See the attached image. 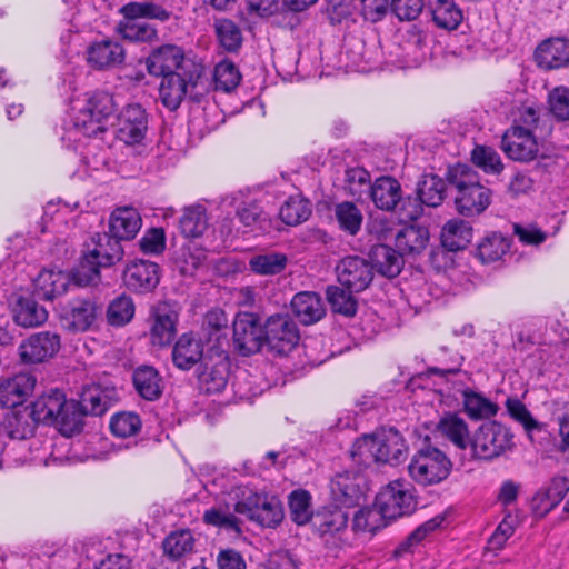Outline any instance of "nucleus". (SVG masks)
Here are the masks:
<instances>
[{
  "label": "nucleus",
  "mask_w": 569,
  "mask_h": 569,
  "mask_svg": "<svg viewBox=\"0 0 569 569\" xmlns=\"http://www.w3.org/2000/svg\"><path fill=\"white\" fill-rule=\"evenodd\" d=\"M300 332L289 315H273L264 322V343L278 356H287L299 343Z\"/></svg>",
  "instance_id": "11"
},
{
  "label": "nucleus",
  "mask_w": 569,
  "mask_h": 569,
  "mask_svg": "<svg viewBox=\"0 0 569 569\" xmlns=\"http://www.w3.org/2000/svg\"><path fill=\"white\" fill-rule=\"evenodd\" d=\"M290 517L298 526H303L313 521L311 511V496L307 490H293L288 497Z\"/></svg>",
  "instance_id": "47"
},
{
  "label": "nucleus",
  "mask_w": 569,
  "mask_h": 569,
  "mask_svg": "<svg viewBox=\"0 0 569 569\" xmlns=\"http://www.w3.org/2000/svg\"><path fill=\"white\" fill-rule=\"evenodd\" d=\"M340 284L355 292H361L368 288L373 279L372 266L366 259L358 256L343 258L336 267Z\"/></svg>",
  "instance_id": "13"
},
{
  "label": "nucleus",
  "mask_w": 569,
  "mask_h": 569,
  "mask_svg": "<svg viewBox=\"0 0 569 569\" xmlns=\"http://www.w3.org/2000/svg\"><path fill=\"white\" fill-rule=\"evenodd\" d=\"M178 312L168 303H158L153 309L151 342L161 347L172 342L177 335Z\"/></svg>",
  "instance_id": "23"
},
{
  "label": "nucleus",
  "mask_w": 569,
  "mask_h": 569,
  "mask_svg": "<svg viewBox=\"0 0 569 569\" xmlns=\"http://www.w3.org/2000/svg\"><path fill=\"white\" fill-rule=\"evenodd\" d=\"M147 68L150 74L157 77L186 72L189 80H199L204 71L202 61L186 57L183 50L174 44L156 49L147 60Z\"/></svg>",
  "instance_id": "6"
},
{
  "label": "nucleus",
  "mask_w": 569,
  "mask_h": 569,
  "mask_svg": "<svg viewBox=\"0 0 569 569\" xmlns=\"http://www.w3.org/2000/svg\"><path fill=\"white\" fill-rule=\"evenodd\" d=\"M291 308L295 316L303 325H312L326 315L320 295L312 291H301L293 296Z\"/></svg>",
  "instance_id": "28"
},
{
  "label": "nucleus",
  "mask_w": 569,
  "mask_h": 569,
  "mask_svg": "<svg viewBox=\"0 0 569 569\" xmlns=\"http://www.w3.org/2000/svg\"><path fill=\"white\" fill-rule=\"evenodd\" d=\"M506 408L512 419L521 423L527 432L538 429L539 423L532 417L525 403L518 398H508Z\"/></svg>",
  "instance_id": "62"
},
{
  "label": "nucleus",
  "mask_w": 569,
  "mask_h": 569,
  "mask_svg": "<svg viewBox=\"0 0 569 569\" xmlns=\"http://www.w3.org/2000/svg\"><path fill=\"white\" fill-rule=\"evenodd\" d=\"M36 386V378L30 373H19L0 383V406L14 408L22 405Z\"/></svg>",
  "instance_id": "24"
},
{
  "label": "nucleus",
  "mask_w": 569,
  "mask_h": 569,
  "mask_svg": "<svg viewBox=\"0 0 569 569\" xmlns=\"http://www.w3.org/2000/svg\"><path fill=\"white\" fill-rule=\"evenodd\" d=\"M232 341L234 349L242 356L260 351L264 345V326H261L260 317L252 312L237 313Z\"/></svg>",
  "instance_id": "12"
},
{
  "label": "nucleus",
  "mask_w": 569,
  "mask_h": 569,
  "mask_svg": "<svg viewBox=\"0 0 569 569\" xmlns=\"http://www.w3.org/2000/svg\"><path fill=\"white\" fill-rule=\"evenodd\" d=\"M452 462L433 446L420 448L408 465L410 478L421 487H431L445 481L451 473Z\"/></svg>",
  "instance_id": "4"
},
{
  "label": "nucleus",
  "mask_w": 569,
  "mask_h": 569,
  "mask_svg": "<svg viewBox=\"0 0 569 569\" xmlns=\"http://www.w3.org/2000/svg\"><path fill=\"white\" fill-rule=\"evenodd\" d=\"M123 257L120 241L111 233H96L86 243L81 261L73 271L78 287L96 284L100 279V268L110 267Z\"/></svg>",
  "instance_id": "2"
},
{
  "label": "nucleus",
  "mask_w": 569,
  "mask_h": 569,
  "mask_svg": "<svg viewBox=\"0 0 569 569\" xmlns=\"http://www.w3.org/2000/svg\"><path fill=\"white\" fill-rule=\"evenodd\" d=\"M343 509L333 503L315 513L312 526L320 536H335L347 529L349 517Z\"/></svg>",
  "instance_id": "30"
},
{
  "label": "nucleus",
  "mask_w": 569,
  "mask_h": 569,
  "mask_svg": "<svg viewBox=\"0 0 569 569\" xmlns=\"http://www.w3.org/2000/svg\"><path fill=\"white\" fill-rule=\"evenodd\" d=\"M535 61L543 70H555L569 64V39L552 37L541 41L535 50Z\"/></svg>",
  "instance_id": "21"
},
{
  "label": "nucleus",
  "mask_w": 569,
  "mask_h": 569,
  "mask_svg": "<svg viewBox=\"0 0 569 569\" xmlns=\"http://www.w3.org/2000/svg\"><path fill=\"white\" fill-rule=\"evenodd\" d=\"M311 214L310 202L306 199L291 197L280 208V219L288 226H298Z\"/></svg>",
  "instance_id": "50"
},
{
  "label": "nucleus",
  "mask_w": 569,
  "mask_h": 569,
  "mask_svg": "<svg viewBox=\"0 0 569 569\" xmlns=\"http://www.w3.org/2000/svg\"><path fill=\"white\" fill-rule=\"evenodd\" d=\"M116 112L113 96L108 92H96L80 108L74 118V127L86 136H97L104 131V121Z\"/></svg>",
  "instance_id": "10"
},
{
  "label": "nucleus",
  "mask_w": 569,
  "mask_h": 569,
  "mask_svg": "<svg viewBox=\"0 0 569 569\" xmlns=\"http://www.w3.org/2000/svg\"><path fill=\"white\" fill-rule=\"evenodd\" d=\"M362 482L363 477L359 471L337 473L330 486L332 502L345 509L358 506L363 498Z\"/></svg>",
  "instance_id": "15"
},
{
  "label": "nucleus",
  "mask_w": 569,
  "mask_h": 569,
  "mask_svg": "<svg viewBox=\"0 0 569 569\" xmlns=\"http://www.w3.org/2000/svg\"><path fill=\"white\" fill-rule=\"evenodd\" d=\"M204 357L203 346L200 339L192 333H183L176 342L172 350V361L182 370L191 369Z\"/></svg>",
  "instance_id": "29"
},
{
  "label": "nucleus",
  "mask_w": 569,
  "mask_h": 569,
  "mask_svg": "<svg viewBox=\"0 0 569 569\" xmlns=\"http://www.w3.org/2000/svg\"><path fill=\"white\" fill-rule=\"evenodd\" d=\"M540 119V109L533 104H521L513 113V123L511 127L532 132L538 127Z\"/></svg>",
  "instance_id": "63"
},
{
  "label": "nucleus",
  "mask_w": 569,
  "mask_h": 569,
  "mask_svg": "<svg viewBox=\"0 0 569 569\" xmlns=\"http://www.w3.org/2000/svg\"><path fill=\"white\" fill-rule=\"evenodd\" d=\"M34 421L56 425L67 437L81 431V413L76 400H68L59 389H50L39 396L29 413Z\"/></svg>",
  "instance_id": "1"
},
{
  "label": "nucleus",
  "mask_w": 569,
  "mask_h": 569,
  "mask_svg": "<svg viewBox=\"0 0 569 569\" xmlns=\"http://www.w3.org/2000/svg\"><path fill=\"white\" fill-rule=\"evenodd\" d=\"M372 269L387 277H397L403 267V254L397 249L387 244H376L370 250Z\"/></svg>",
  "instance_id": "31"
},
{
  "label": "nucleus",
  "mask_w": 569,
  "mask_h": 569,
  "mask_svg": "<svg viewBox=\"0 0 569 569\" xmlns=\"http://www.w3.org/2000/svg\"><path fill=\"white\" fill-rule=\"evenodd\" d=\"M375 506L383 519L393 520L409 516L417 508L416 489L405 479L393 480L379 491Z\"/></svg>",
  "instance_id": "9"
},
{
  "label": "nucleus",
  "mask_w": 569,
  "mask_h": 569,
  "mask_svg": "<svg viewBox=\"0 0 569 569\" xmlns=\"http://www.w3.org/2000/svg\"><path fill=\"white\" fill-rule=\"evenodd\" d=\"M501 149L513 161L529 162L537 158L539 148L532 132L510 127L501 138Z\"/></svg>",
  "instance_id": "17"
},
{
  "label": "nucleus",
  "mask_w": 569,
  "mask_h": 569,
  "mask_svg": "<svg viewBox=\"0 0 569 569\" xmlns=\"http://www.w3.org/2000/svg\"><path fill=\"white\" fill-rule=\"evenodd\" d=\"M383 517L380 510H372L369 508H360L353 516L352 530L356 532H376L381 526Z\"/></svg>",
  "instance_id": "57"
},
{
  "label": "nucleus",
  "mask_w": 569,
  "mask_h": 569,
  "mask_svg": "<svg viewBox=\"0 0 569 569\" xmlns=\"http://www.w3.org/2000/svg\"><path fill=\"white\" fill-rule=\"evenodd\" d=\"M81 413V427L83 418L87 415L101 416L108 410V401L102 392L97 388H90L83 391L80 401H76Z\"/></svg>",
  "instance_id": "54"
},
{
  "label": "nucleus",
  "mask_w": 569,
  "mask_h": 569,
  "mask_svg": "<svg viewBox=\"0 0 569 569\" xmlns=\"http://www.w3.org/2000/svg\"><path fill=\"white\" fill-rule=\"evenodd\" d=\"M390 9L401 21L416 20L423 9V0H391Z\"/></svg>",
  "instance_id": "64"
},
{
  "label": "nucleus",
  "mask_w": 569,
  "mask_h": 569,
  "mask_svg": "<svg viewBox=\"0 0 569 569\" xmlns=\"http://www.w3.org/2000/svg\"><path fill=\"white\" fill-rule=\"evenodd\" d=\"M335 217L339 228L350 236H356L362 226L361 210L351 201H342L335 207Z\"/></svg>",
  "instance_id": "44"
},
{
  "label": "nucleus",
  "mask_w": 569,
  "mask_h": 569,
  "mask_svg": "<svg viewBox=\"0 0 569 569\" xmlns=\"http://www.w3.org/2000/svg\"><path fill=\"white\" fill-rule=\"evenodd\" d=\"M194 539L190 530L182 529L171 532L162 542L164 553L172 560L182 558L193 549Z\"/></svg>",
  "instance_id": "48"
},
{
  "label": "nucleus",
  "mask_w": 569,
  "mask_h": 569,
  "mask_svg": "<svg viewBox=\"0 0 569 569\" xmlns=\"http://www.w3.org/2000/svg\"><path fill=\"white\" fill-rule=\"evenodd\" d=\"M197 82L198 80H189L186 72L163 76L159 86L162 104L170 111L177 110L187 94L188 86H196Z\"/></svg>",
  "instance_id": "25"
},
{
  "label": "nucleus",
  "mask_w": 569,
  "mask_h": 569,
  "mask_svg": "<svg viewBox=\"0 0 569 569\" xmlns=\"http://www.w3.org/2000/svg\"><path fill=\"white\" fill-rule=\"evenodd\" d=\"M442 522V519L433 518L425 523L420 525L418 528H416L407 538L405 541H402L396 549V555H402L406 552H410L412 548L417 547L423 539L433 530H436L440 523Z\"/></svg>",
  "instance_id": "59"
},
{
  "label": "nucleus",
  "mask_w": 569,
  "mask_h": 569,
  "mask_svg": "<svg viewBox=\"0 0 569 569\" xmlns=\"http://www.w3.org/2000/svg\"><path fill=\"white\" fill-rule=\"evenodd\" d=\"M436 431L460 450H466L471 441L465 419L456 412H446L440 417Z\"/></svg>",
  "instance_id": "27"
},
{
  "label": "nucleus",
  "mask_w": 569,
  "mask_h": 569,
  "mask_svg": "<svg viewBox=\"0 0 569 569\" xmlns=\"http://www.w3.org/2000/svg\"><path fill=\"white\" fill-rule=\"evenodd\" d=\"M448 183L456 190L457 211L466 217L482 213L490 204L491 191L479 182L478 173L467 164L448 169Z\"/></svg>",
  "instance_id": "3"
},
{
  "label": "nucleus",
  "mask_w": 569,
  "mask_h": 569,
  "mask_svg": "<svg viewBox=\"0 0 569 569\" xmlns=\"http://www.w3.org/2000/svg\"><path fill=\"white\" fill-rule=\"evenodd\" d=\"M513 433L501 422L488 420L471 437L469 447L478 459L492 460L513 448Z\"/></svg>",
  "instance_id": "7"
},
{
  "label": "nucleus",
  "mask_w": 569,
  "mask_h": 569,
  "mask_svg": "<svg viewBox=\"0 0 569 569\" xmlns=\"http://www.w3.org/2000/svg\"><path fill=\"white\" fill-rule=\"evenodd\" d=\"M142 224L141 216L132 207H120L112 211L109 220L110 233L119 241L131 240Z\"/></svg>",
  "instance_id": "26"
},
{
  "label": "nucleus",
  "mask_w": 569,
  "mask_h": 569,
  "mask_svg": "<svg viewBox=\"0 0 569 569\" xmlns=\"http://www.w3.org/2000/svg\"><path fill=\"white\" fill-rule=\"evenodd\" d=\"M346 192L357 201H363L366 196L371 193V177L369 171L363 168L356 167L346 171L345 178Z\"/></svg>",
  "instance_id": "43"
},
{
  "label": "nucleus",
  "mask_w": 569,
  "mask_h": 569,
  "mask_svg": "<svg viewBox=\"0 0 569 569\" xmlns=\"http://www.w3.org/2000/svg\"><path fill=\"white\" fill-rule=\"evenodd\" d=\"M548 103L550 112L558 120H569V88L560 86L549 92Z\"/></svg>",
  "instance_id": "60"
},
{
  "label": "nucleus",
  "mask_w": 569,
  "mask_h": 569,
  "mask_svg": "<svg viewBox=\"0 0 569 569\" xmlns=\"http://www.w3.org/2000/svg\"><path fill=\"white\" fill-rule=\"evenodd\" d=\"M430 11L435 24L447 31L456 30L463 20L462 10L453 0H435Z\"/></svg>",
  "instance_id": "35"
},
{
  "label": "nucleus",
  "mask_w": 569,
  "mask_h": 569,
  "mask_svg": "<svg viewBox=\"0 0 569 569\" xmlns=\"http://www.w3.org/2000/svg\"><path fill=\"white\" fill-rule=\"evenodd\" d=\"M132 382L137 393L148 401L158 400L163 392L162 378L151 366L138 367L132 373Z\"/></svg>",
  "instance_id": "32"
},
{
  "label": "nucleus",
  "mask_w": 569,
  "mask_h": 569,
  "mask_svg": "<svg viewBox=\"0 0 569 569\" xmlns=\"http://www.w3.org/2000/svg\"><path fill=\"white\" fill-rule=\"evenodd\" d=\"M179 226L186 238L202 236L208 228L207 209L199 203L186 208L180 218Z\"/></svg>",
  "instance_id": "41"
},
{
  "label": "nucleus",
  "mask_w": 569,
  "mask_h": 569,
  "mask_svg": "<svg viewBox=\"0 0 569 569\" xmlns=\"http://www.w3.org/2000/svg\"><path fill=\"white\" fill-rule=\"evenodd\" d=\"M372 436L375 462L398 465L407 459L408 446L397 429H381Z\"/></svg>",
  "instance_id": "16"
},
{
  "label": "nucleus",
  "mask_w": 569,
  "mask_h": 569,
  "mask_svg": "<svg viewBox=\"0 0 569 569\" xmlns=\"http://www.w3.org/2000/svg\"><path fill=\"white\" fill-rule=\"evenodd\" d=\"M148 130V114L138 103L128 104L118 116V138L126 144L140 143Z\"/></svg>",
  "instance_id": "18"
},
{
  "label": "nucleus",
  "mask_w": 569,
  "mask_h": 569,
  "mask_svg": "<svg viewBox=\"0 0 569 569\" xmlns=\"http://www.w3.org/2000/svg\"><path fill=\"white\" fill-rule=\"evenodd\" d=\"M120 11L124 18H147L162 22L168 21L171 16L167 8L152 1H132L124 4Z\"/></svg>",
  "instance_id": "42"
},
{
  "label": "nucleus",
  "mask_w": 569,
  "mask_h": 569,
  "mask_svg": "<svg viewBox=\"0 0 569 569\" xmlns=\"http://www.w3.org/2000/svg\"><path fill=\"white\" fill-rule=\"evenodd\" d=\"M471 160L488 174H499L503 170L500 154L491 147L476 146L471 152Z\"/></svg>",
  "instance_id": "53"
},
{
  "label": "nucleus",
  "mask_w": 569,
  "mask_h": 569,
  "mask_svg": "<svg viewBox=\"0 0 569 569\" xmlns=\"http://www.w3.org/2000/svg\"><path fill=\"white\" fill-rule=\"evenodd\" d=\"M112 433L120 438H127L137 435L141 429V419L133 412H121L114 415L110 421Z\"/></svg>",
  "instance_id": "56"
},
{
  "label": "nucleus",
  "mask_w": 569,
  "mask_h": 569,
  "mask_svg": "<svg viewBox=\"0 0 569 569\" xmlns=\"http://www.w3.org/2000/svg\"><path fill=\"white\" fill-rule=\"evenodd\" d=\"M233 511L264 528H276L283 519L281 501L266 492L242 491V499L233 503Z\"/></svg>",
  "instance_id": "8"
},
{
  "label": "nucleus",
  "mask_w": 569,
  "mask_h": 569,
  "mask_svg": "<svg viewBox=\"0 0 569 569\" xmlns=\"http://www.w3.org/2000/svg\"><path fill=\"white\" fill-rule=\"evenodd\" d=\"M472 239L469 222L460 219L449 220L442 228L441 242L450 251L465 249Z\"/></svg>",
  "instance_id": "37"
},
{
  "label": "nucleus",
  "mask_w": 569,
  "mask_h": 569,
  "mask_svg": "<svg viewBox=\"0 0 569 569\" xmlns=\"http://www.w3.org/2000/svg\"><path fill=\"white\" fill-rule=\"evenodd\" d=\"M510 242L501 233L487 236L477 247V256L482 263L500 260L509 250Z\"/></svg>",
  "instance_id": "46"
},
{
  "label": "nucleus",
  "mask_w": 569,
  "mask_h": 569,
  "mask_svg": "<svg viewBox=\"0 0 569 569\" xmlns=\"http://www.w3.org/2000/svg\"><path fill=\"white\" fill-rule=\"evenodd\" d=\"M13 318L18 326L31 328L44 323L48 319V312L44 307L33 299L20 298L14 308Z\"/></svg>",
  "instance_id": "40"
},
{
  "label": "nucleus",
  "mask_w": 569,
  "mask_h": 569,
  "mask_svg": "<svg viewBox=\"0 0 569 569\" xmlns=\"http://www.w3.org/2000/svg\"><path fill=\"white\" fill-rule=\"evenodd\" d=\"M446 192V182L436 174H425L418 182L417 203L428 207H438L442 203Z\"/></svg>",
  "instance_id": "38"
},
{
  "label": "nucleus",
  "mask_w": 569,
  "mask_h": 569,
  "mask_svg": "<svg viewBox=\"0 0 569 569\" xmlns=\"http://www.w3.org/2000/svg\"><path fill=\"white\" fill-rule=\"evenodd\" d=\"M71 282L78 286L73 279V274L70 276L60 270H44L40 272L37 279L38 295L46 300H53L66 293Z\"/></svg>",
  "instance_id": "33"
},
{
  "label": "nucleus",
  "mask_w": 569,
  "mask_h": 569,
  "mask_svg": "<svg viewBox=\"0 0 569 569\" xmlns=\"http://www.w3.org/2000/svg\"><path fill=\"white\" fill-rule=\"evenodd\" d=\"M101 307L91 298H76L63 306L61 318L74 331H86L96 321Z\"/></svg>",
  "instance_id": "19"
},
{
  "label": "nucleus",
  "mask_w": 569,
  "mask_h": 569,
  "mask_svg": "<svg viewBox=\"0 0 569 569\" xmlns=\"http://www.w3.org/2000/svg\"><path fill=\"white\" fill-rule=\"evenodd\" d=\"M288 263V258L284 253L270 252L266 254H258L250 259L249 264L254 273L262 276H274L282 272Z\"/></svg>",
  "instance_id": "49"
},
{
  "label": "nucleus",
  "mask_w": 569,
  "mask_h": 569,
  "mask_svg": "<svg viewBox=\"0 0 569 569\" xmlns=\"http://www.w3.org/2000/svg\"><path fill=\"white\" fill-rule=\"evenodd\" d=\"M355 291L338 286H329L326 290L327 300L335 313L346 317H353L358 309V301L353 296Z\"/></svg>",
  "instance_id": "45"
},
{
  "label": "nucleus",
  "mask_w": 569,
  "mask_h": 569,
  "mask_svg": "<svg viewBox=\"0 0 569 569\" xmlns=\"http://www.w3.org/2000/svg\"><path fill=\"white\" fill-rule=\"evenodd\" d=\"M134 303L131 297L121 295L114 298L107 310V319L111 326H124L130 322L134 316Z\"/></svg>",
  "instance_id": "51"
},
{
  "label": "nucleus",
  "mask_w": 569,
  "mask_h": 569,
  "mask_svg": "<svg viewBox=\"0 0 569 569\" xmlns=\"http://www.w3.org/2000/svg\"><path fill=\"white\" fill-rule=\"evenodd\" d=\"M159 280V266L148 260L132 261L123 272L126 287L139 293L152 291Z\"/></svg>",
  "instance_id": "22"
},
{
  "label": "nucleus",
  "mask_w": 569,
  "mask_h": 569,
  "mask_svg": "<svg viewBox=\"0 0 569 569\" xmlns=\"http://www.w3.org/2000/svg\"><path fill=\"white\" fill-rule=\"evenodd\" d=\"M60 349V337L56 332L41 331L31 335L19 346L21 362L41 363L52 358Z\"/></svg>",
  "instance_id": "14"
},
{
  "label": "nucleus",
  "mask_w": 569,
  "mask_h": 569,
  "mask_svg": "<svg viewBox=\"0 0 569 569\" xmlns=\"http://www.w3.org/2000/svg\"><path fill=\"white\" fill-rule=\"evenodd\" d=\"M126 51L114 39L103 38L92 42L87 49L88 63L98 70L116 68L124 62Z\"/></svg>",
  "instance_id": "20"
},
{
  "label": "nucleus",
  "mask_w": 569,
  "mask_h": 569,
  "mask_svg": "<svg viewBox=\"0 0 569 569\" xmlns=\"http://www.w3.org/2000/svg\"><path fill=\"white\" fill-rule=\"evenodd\" d=\"M373 436L372 435H363L359 437L352 445L350 455L352 460L359 465L367 467L371 462H375V452H373Z\"/></svg>",
  "instance_id": "61"
},
{
  "label": "nucleus",
  "mask_w": 569,
  "mask_h": 569,
  "mask_svg": "<svg viewBox=\"0 0 569 569\" xmlns=\"http://www.w3.org/2000/svg\"><path fill=\"white\" fill-rule=\"evenodd\" d=\"M569 491V479L567 477L557 476L553 477L549 487L542 495H538L535 500H540V502L547 501V506L545 507V511H549L553 507H556Z\"/></svg>",
  "instance_id": "58"
},
{
  "label": "nucleus",
  "mask_w": 569,
  "mask_h": 569,
  "mask_svg": "<svg viewBox=\"0 0 569 569\" xmlns=\"http://www.w3.org/2000/svg\"><path fill=\"white\" fill-rule=\"evenodd\" d=\"M216 37L220 46L229 51L236 52L242 43V33L236 22L229 19L216 20Z\"/></svg>",
  "instance_id": "52"
},
{
  "label": "nucleus",
  "mask_w": 569,
  "mask_h": 569,
  "mask_svg": "<svg viewBox=\"0 0 569 569\" xmlns=\"http://www.w3.org/2000/svg\"><path fill=\"white\" fill-rule=\"evenodd\" d=\"M116 32L131 42H151L157 39L156 28L139 18H124L116 28Z\"/></svg>",
  "instance_id": "39"
},
{
  "label": "nucleus",
  "mask_w": 569,
  "mask_h": 569,
  "mask_svg": "<svg viewBox=\"0 0 569 569\" xmlns=\"http://www.w3.org/2000/svg\"><path fill=\"white\" fill-rule=\"evenodd\" d=\"M375 207L386 212H396L398 209L405 219L416 220L422 213V208L416 198H403L400 182L391 176H380L371 187L369 196Z\"/></svg>",
  "instance_id": "5"
},
{
  "label": "nucleus",
  "mask_w": 569,
  "mask_h": 569,
  "mask_svg": "<svg viewBox=\"0 0 569 569\" xmlns=\"http://www.w3.org/2000/svg\"><path fill=\"white\" fill-rule=\"evenodd\" d=\"M428 229L420 226H408L401 229L395 239L396 248L405 254H419L427 247Z\"/></svg>",
  "instance_id": "36"
},
{
  "label": "nucleus",
  "mask_w": 569,
  "mask_h": 569,
  "mask_svg": "<svg viewBox=\"0 0 569 569\" xmlns=\"http://www.w3.org/2000/svg\"><path fill=\"white\" fill-rule=\"evenodd\" d=\"M462 395V403L466 413L473 420L490 419L495 417L499 410L497 403L485 397L480 392H476L470 388L457 389Z\"/></svg>",
  "instance_id": "34"
},
{
  "label": "nucleus",
  "mask_w": 569,
  "mask_h": 569,
  "mask_svg": "<svg viewBox=\"0 0 569 569\" xmlns=\"http://www.w3.org/2000/svg\"><path fill=\"white\" fill-rule=\"evenodd\" d=\"M241 80V73L230 60H222L216 63V91L230 92L234 90Z\"/></svg>",
  "instance_id": "55"
}]
</instances>
